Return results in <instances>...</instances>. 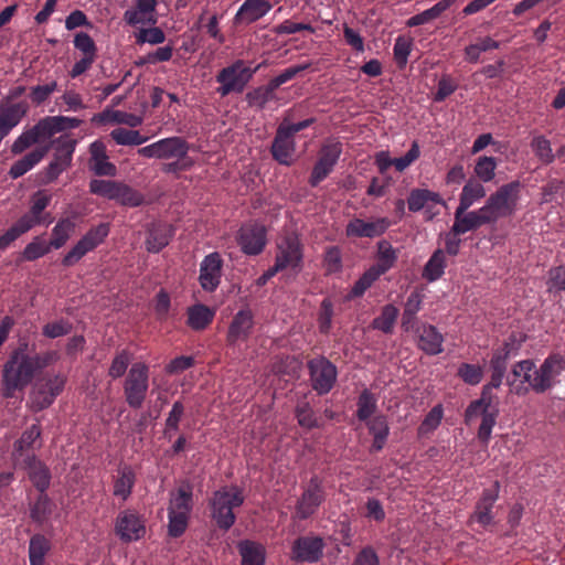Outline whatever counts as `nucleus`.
<instances>
[{"mask_svg":"<svg viewBox=\"0 0 565 565\" xmlns=\"http://www.w3.org/2000/svg\"><path fill=\"white\" fill-rule=\"evenodd\" d=\"M26 351L28 343H20L3 365L2 395L7 398L12 397L17 390L25 388L35 375L31 355Z\"/></svg>","mask_w":565,"mask_h":565,"instance_id":"nucleus-1","label":"nucleus"},{"mask_svg":"<svg viewBox=\"0 0 565 565\" xmlns=\"http://www.w3.org/2000/svg\"><path fill=\"white\" fill-rule=\"evenodd\" d=\"M521 184L519 181L501 185L490 194L486 204L480 209L490 224L513 215L519 200Z\"/></svg>","mask_w":565,"mask_h":565,"instance_id":"nucleus-2","label":"nucleus"},{"mask_svg":"<svg viewBox=\"0 0 565 565\" xmlns=\"http://www.w3.org/2000/svg\"><path fill=\"white\" fill-rule=\"evenodd\" d=\"M244 502L242 491L234 487L232 489L222 488L214 492L211 500L212 518L217 526L227 531L235 522L233 509L241 507Z\"/></svg>","mask_w":565,"mask_h":565,"instance_id":"nucleus-3","label":"nucleus"},{"mask_svg":"<svg viewBox=\"0 0 565 565\" xmlns=\"http://www.w3.org/2000/svg\"><path fill=\"white\" fill-rule=\"evenodd\" d=\"M50 203V196L38 192L33 195L32 205L28 213L22 215L4 234L0 236V249L7 248L22 234L30 231L34 225L44 221L41 213Z\"/></svg>","mask_w":565,"mask_h":565,"instance_id":"nucleus-4","label":"nucleus"},{"mask_svg":"<svg viewBox=\"0 0 565 565\" xmlns=\"http://www.w3.org/2000/svg\"><path fill=\"white\" fill-rule=\"evenodd\" d=\"M148 381L149 369L147 364L142 362L134 363L124 382L125 399L131 408L138 409L142 406L149 386Z\"/></svg>","mask_w":565,"mask_h":565,"instance_id":"nucleus-5","label":"nucleus"},{"mask_svg":"<svg viewBox=\"0 0 565 565\" xmlns=\"http://www.w3.org/2000/svg\"><path fill=\"white\" fill-rule=\"evenodd\" d=\"M52 145H54L53 160L43 172L41 180L43 184L55 181L71 166L76 140L61 137L53 141Z\"/></svg>","mask_w":565,"mask_h":565,"instance_id":"nucleus-6","label":"nucleus"},{"mask_svg":"<svg viewBox=\"0 0 565 565\" xmlns=\"http://www.w3.org/2000/svg\"><path fill=\"white\" fill-rule=\"evenodd\" d=\"M257 68L253 71L244 66L243 61H237L223 68L216 76L217 82L221 83L217 93L221 96H226L232 92L242 93Z\"/></svg>","mask_w":565,"mask_h":565,"instance_id":"nucleus-7","label":"nucleus"},{"mask_svg":"<svg viewBox=\"0 0 565 565\" xmlns=\"http://www.w3.org/2000/svg\"><path fill=\"white\" fill-rule=\"evenodd\" d=\"M565 369V359L559 354L550 355L540 369L533 371L531 388L535 393H544L554 385V380Z\"/></svg>","mask_w":565,"mask_h":565,"instance_id":"nucleus-8","label":"nucleus"},{"mask_svg":"<svg viewBox=\"0 0 565 565\" xmlns=\"http://www.w3.org/2000/svg\"><path fill=\"white\" fill-rule=\"evenodd\" d=\"M312 388L320 395L331 391L337 380L335 366L324 356L308 362Z\"/></svg>","mask_w":565,"mask_h":565,"instance_id":"nucleus-9","label":"nucleus"},{"mask_svg":"<svg viewBox=\"0 0 565 565\" xmlns=\"http://www.w3.org/2000/svg\"><path fill=\"white\" fill-rule=\"evenodd\" d=\"M109 227L107 224H99L89 230L76 245L64 256L62 264L65 267L76 264L86 253L93 250L108 235Z\"/></svg>","mask_w":565,"mask_h":565,"instance_id":"nucleus-10","label":"nucleus"},{"mask_svg":"<svg viewBox=\"0 0 565 565\" xmlns=\"http://www.w3.org/2000/svg\"><path fill=\"white\" fill-rule=\"evenodd\" d=\"M64 385L65 377L61 375L49 379L44 383H36L31 393L32 408L35 412L47 408L63 391Z\"/></svg>","mask_w":565,"mask_h":565,"instance_id":"nucleus-11","label":"nucleus"},{"mask_svg":"<svg viewBox=\"0 0 565 565\" xmlns=\"http://www.w3.org/2000/svg\"><path fill=\"white\" fill-rule=\"evenodd\" d=\"M324 499L321 481L313 477L296 505L297 516L305 520L312 515Z\"/></svg>","mask_w":565,"mask_h":565,"instance_id":"nucleus-12","label":"nucleus"},{"mask_svg":"<svg viewBox=\"0 0 565 565\" xmlns=\"http://www.w3.org/2000/svg\"><path fill=\"white\" fill-rule=\"evenodd\" d=\"M342 152L341 143L327 145L321 149L320 157L315 164L309 183L317 186L332 171Z\"/></svg>","mask_w":565,"mask_h":565,"instance_id":"nucleus-13","label":"nucleus"},{"mask_svg":"<svg viewBox=\"0 0 565 565\" xmlns=\"http://www.w3.org/2000/svg\"><path fill=\"white\" fill-rule=\"evenodd\" d=\"M302 259L301 245L297 236L289 235L278 246L275 260V270H282L287 267L296 268Z\"/></svg>","mask_w":565,"mask_h":565,"instance_id":"nucleus-14","label":"nucleus"},{"mask_svg":"<svg viewBox=\"0 0 565 565\" xmlns=\"http://www.w3.org/2000/svg\"><path fill=\"white\" fill-rule=\"evenodd\" d=\"M323 547V540L319 536L298 537L292 545L294 558L298 562H318L322 557Z\"/></svg>","mask_w":565,"mask_h":565,"instance_id":"nucleus-15","label":"nucleus"},{"mask_svg":"<svg viewBox=\"0 0 565 565\" xmlns=\"http://www.w3.org/2000/svg\"><path fill=\"white\" fill-rule=\"evenodd\" d=\"M88 168L98 177H115L116 166L108 161L106 146L103 141L96 140L89 146Z\"/></svg>","mask_w":565,"mask_h":565,"instance_id":"nucleus-16","label":"nucleus"},{"mask_svg":"<svg viewBox=\"0 0 565 565\" xmlns=\"http://www.w3.org/2000/svg\"><path fill=\"white\" fill-rule=\"evenodd\" d=\"M238 243L245 254H259L266 244L265 227L258 224L243 226L239 230Z\"/></svg>","mask_w":565,"mask_h":565,"instance_id":"nucleus-17","label":"nucleus"},{"mask_svg":"<svg viewBox=\"0 0 565 565\" xmlns=\"http://www.w3.org/2000/svg\"><path fill=\"white\" fill-rule=\"evenodd\" d=\"M270 151L274 159L280 164H291L292 156L295 153V140L288 131H285V121H282L277 128Z\"/></svg>","mask_w":565,"mask_h":565,"instance_id":"nucleus-18","label":"nucleus"},{"mask_svg":"<svg viewBox=\"0 0 565 565\" xmlns=\"http://www.w3.org/2000/svg\"><path fill=\"white\" fill-rule=\"evenodd\" d=\"M468 207L461 206L456 209L455 222L451 227L454 235H461L469 231H476L482 225L490 224L480 209L466 213Z\"/></svg>","mask_w":565,"mask_h":565,"instance_id":"nucleus-19","label":"nucleus"},{"mask_svg":"<svg viewBox=\"0 0 565 565\" xmlns=\"http://www.w3.org/2000/svg\"><path fill=\"white\" fill-rule=\"evenodd\" d=\"M28 110L29 105L26 102L0 105V142L28 114Z\"/></svg>","mask_w":565,"mask_h":565,"instance_id":"nucleus-20","label":"nucleus"},{"mask_svg":"<svg viewBox=\"0 0 565 565\" xmlns=\"http://www.w3.org/2000/svg\"><path fill=\"white\" fill-rule=\"evenodd\" d=\"M222 259L218 253L207 255L201 264L200 282L204 290L213 291L217 288L221 278Z\"/></svg>","mask_w":565,"mask_h":565,"instance_id":"nucleus-21","label":"nucleus"},{"mask_svg":"<svg viewBox=\"0 0 565 565\" xmlns=\"http://www.w3.org/2000/svg\"><path fill=\"white\" fill-rule=\"evenodd\" d=\"M145 526L134 513H124L116 522V533L125 542L139 540L145 535Z\"/></svg>","mask_w":565,"mask_h":565,"instance_id":"nucleus-22","label":"nucleus"},{"mask_svg":"<svg viewBox=\"0 0 565 565\" xmlns=\"http://www.w3.org/2000/svg\"><path fill=\"white\" fill-rule=\"evenodd\" d=\"M271 8L267 0H245L235 15V23H253L267 14Z\"/></svg>","mask_w":565,"mask_h":565,"instance_id":"nucleus-23","label":"nucleus"},{"mask_svg":"<svg viewBox=\"0 0 565 565\" xmlns=\"http://www.w3.org/2000/svg\"><path fill=\"white\" fill-rule=\"evenodd\" d=\"M50 138L49 132L42 119L38 121L32 128L25 130L11 146L13 154H20L31 146L40 142L43 139Z\"/></svg>","mask_w":565,"mask_h":565,"instance_id":"nucleus-24","label":"nucleus"},{"mask_svg":"<svg viewBox=\"0 0 565 565\" xmlns=\"http://www.w3.org/2000/svg\"><path fill=\"white\" fill-rule=\"evenodd\" d=\"M253 328V315L249 310L238 311L230 324L227 342L235 344L238 340H246Z\"/></svg>","mask_w":565,"mask_h":565,"instance_id":"nucleus-25","label":"nucleus"},{"mask_svg":"<svg viewBox=\"0 0 565 565\" xmlns=\"http://www.w3.org/2000/svg\"><path fill=\"white\" fill-rule=\"evenodd\" d=\"M387 228L385 220H377L376 222H364L363 220L355 218L347 225V235L355 237H375L383 234Z\"/></svg>","mask_w":565,"mask_h":565,"instance_id":"nucleus-26","label":"nucleus"},{"mask_svg":"<svg viewBox=\"0 0 565 565\" xmlns=\"http://www.w3.org/2000/svg\"><path fill=\"white\" fill-rule=\"evenodd\" d=\"M28 467V475L34 487L40 492H45V490L50 486L51 473L49 468L40 460H38L34 456L28 457L24 460Z\"/></svg>","mask_w":565,"mask_h":565,"instance_id":"nucleus-27","label":"nucleus"},{"mask_svg":"<svg viewBox=\"0 0 565 565\" xmlns=\"http://www.w3.org/2000/svg\"><path fill=\"white\" fill-rule=\"evenodd\" d=\"M443 335L434 326H423L419 331L417 345L426 354L436 355L443 351Z\"/></svg>","mask_w":565,"mask_h":565,"instance_id":"nucleus-28","label":"nucleus"},{"mask_svg":"<svg viewBox=\"0 0 565 565\" xmlns=\"http://www.w3.org/2000/svg\"><path fill=\"white\" fill-rule=\"evenodd\" d=\"M50 145L34 149L33 151L25 154L20 160L15 161L10 170L9 175L13 179H18L32 169L38 162H40L49 152Z\"/></svg>","mask_w":565,"mask_h":565,"instance_id":"nucleus-29","label":"nucleus"},{"mask_svg":"<svg viewBox=\"0 0 565 565\" xmlns=\"http://www.w3.org/2000/svg\"><path fill=\"white\" fill-rule=\"evenodd\" d=\"M171 238V227L168 224H152L148 231L146 241L147 250L159 253L164 248Z\"/></svg>","mask_w":565,"mask_h":565,"instance_id":"nucleus-30","label":"nucleus"},{"mask_svg":"<svg viewBox=\"0 0 565 565\" xmlns=\"http://www.w3.org/2000/svg\"><path fill=\"white\" fill-rule=\"evenodd\" d=\"M192 509V486L189 482H182L177 494H172L169 504L170 514L180 513L189 515Z\"/></svg>","mask_w":565,"mask_h":565,"instance_id":"nucleus-31","label":"nucleus"},{"mask_svg":"<svg viewBox=\"0 0 565 565\" xmlns=\"http://www.w3.org/2000/svg\"><path fill=\"white\" fill-rule=\"evenodd\" d=\"M428 202L445 204L439 193L428 189H413L407 198V205L411 212L420 211L427 206Z\"/></svg>","mask_w":565,"mask_h":565,"instance_id":"nucleus-32","label":"nucleus"},{"mask_svg":"<svg viewBox=\"0 0 565 565\" xmlns=\"http://www.w3.org/2000/svg\"><path fill=\"white\" fill-rule=\"evenodd\" d=\"M242 565H264L265 550L262 544L253 541H242L238 544Z\"/></svg>","mask_w":565,"mask_h":565,"instance_id":"nucleus-33","label":"nucleus"},{"mask_svg":"<svg viewBox=\"0 0 565 565\" xmlns=\"http://www.w3.org/2000/svg\"><path fill=\"white\" fill-rule=\"evenodd\" d=\"M214 318V310L204 305H194L188 309V324L193 330L205 329Z\"/></svg>","mask_w":565,"mask_h":565,"instance_id":"nucleus-34","label":"nucleus"},{"mask_svg":"<svg viewBox=\"0 0 565 565\" xmlns=\"http://www.w3.org/2000/svg\"><path fill=\"white\" fill-rule=\"evenodd\" d=\"M455 1L456 0H441L437 2L434 7L412 17L406 22L407 26L422 25L439 18Z\"/></svg>","mask_w":565,"mask_h":565,"instance_id":"nucleus-35","label":"nucleus"},{"mask_svg":"<svg viewBox=\"0 0 565 565\" xmlns=\"http://www.w3.org/2000/svg\"><path fill=\"white\" fill-rule=\"evenodd\" d=\"M445 267V253L441 249H436L425 265L422 276L427 281H435L443 276Z\"/></svg>","mask_w":565,"mask_h":565,"instance_id":"nucleus-36","label":"nucleus"},{"mask_svg":"<svg viewBox=\"0 0 565 565\" xmlns=\"http://www.w3.org/2000/svg\"><path fill=\"white\" fill-rule=\"evenodd\" d=\"M497 501V491L487 489L483 491L481 499L477 503L475 516L482 525H488L492 521L491 509Z\"/></svg>","mask_w":565,"mask_h":565,"instance_id":"nucleus-37","label":"nucleus"},{"mask_svg":"<svg viewBox=\"0 0 565 565\" xmlns=\"http://www.w3.org/2000/svg\"><path fill=\"white\" fill-rule=\"evenodd\" d=\"M50 551V542L42 534H35L30 540V565H44V556Z\"/></svg>","mask_w":565,"mask_h":565,"instance_id":"nucleus-38","label":"nucleus"},{"mask_svg":"<svg viewBox=\"0 0 565 565\" xmlns=\"http://www.w3.org/2000/svg\"><path fill=\"white\" fill-rule=\"evenodd\" d=\"M486 196L484 186L475 179H469L460 194L459 205L461 207H470L476 201Z\"/></svg>","mask_w":565,"mask_h":565,"instance_id":"nucleus-39","label":"nucleus"},{"mask_svg":"<svg viewBox=\"0 0 565 565\" xmlns=\"http://www.w3.org/2000/svg\"><path fill=\"white\" fill-rule=\"evenodd\" d=\"M369 428L374 436L372 448L376 451L381 450L386 441L388 435L387 419L383 415L373 417L369 422Z\"/></svg>","mask_w":565,"mask_h":565,"instance_id":"nucleus-40","label":"nucleus"},{"mask_svg":"<svg viewBox=\"0 0 565 565\" xmlns=\"http://www.w3.org/2000/svg\"><path fill=\"white\" fill-rule=\"evenodd\" d=\"M379 263L372 266L380 275L387 271L396 260V254L390 242L383 239L377 243Z\"/></svg>","mask_w":565,"mask_h":565,"instance_id":"nucleus-41","label":"nucleus"},{"mask_svg":"<svg viewBox=\"0 0 565 565\" xmlns=\"http://www.w3.org/2000/svg\"><path fill=\"white\" fill-rule=\"evenodd\" d=\"M161 158H183L188 152L186 142L179 138H167L159 141Z\"/></svg>","mask_w":565,"mask_h":565,"instance_id":"nucleus-42","label":"nucleus"},{"mask_svg":"<svg viewBox=\"0 0 565 565\" xmlns=\"http://www.w3.org/2000/svg\"><path fill=\"white\" fill-rule=\"evenodd\" d=\"M398 316V309L393 305H386L382 308L381 315L372 321V328L392 333Z\"/></svg>","mask_w":565,"mask_h":565,"instance_id":"nucleus-43","label":"nucleus"},{"mask_svg":"<svg viewBox=\"0 0 565 565\" xmlns=\"http://www.w3.org/2000/svg\"><path fill=\"white\" fill-rule=\"evenodd\" d=\"M42 122H44L49 136L51 138L56 132L64 131L66 129L77 128L82 124V120L64 116H49L43 118Z\"/></svg>","mask_w":565,"mask_h":565,"instance_id":"nucleus-44","label":"nucleus"},{"mask_svg":"<svg viewBox=\"0 0 565 565\" xmlns=\"http://www.w3.org/2000/svg\"><path fill=\"white\" fill-rule=\"evenodd\" d=\"M114 200L118 201L122 205L135 207L141 205L145 198L141 193L129 185L119 182Z\"/></svg>","mask_w":565,"mask_h":565,"instance_id":"nucleus-45","label":"nucleus"},{"mask_svg":"<svg viewBox=\"0 0 565 565\" xmlns=\"http://www.w3.org/2000/svg\"><path fill=\"white\" fill-rule=\"evenodd\" d=\"M75 224L70 218H63L57 222L52 231V238L49 242L51 247L58 249L70 238L71 232L74 230Z\"/></svg>","mask_w":565,"mask_h":565,"instance_id":"nucleus-46","label":"nucleus"},{"mask_svg":"<svg viewBox=\"0 0 565 565\" xmlns=\"http://www.w3.org/2000/svg\"><path fill=\"white\" fill-rule=\"evenodd\" d=\"M110 137L118 145L139 146L147 141V137L140 135L138 130H129L126 128H116L110 132Z\"/></svg>","mask_w":565,"mask_h":565,"instance_id":"nucleus-47","label":"nucleus"},{"mask_svg":"<svg viewBox=\"0 0 565 565\" xmlns=\"http://www.w3.org/2000/svg\"><path fill=\"white\" fill-rule=\"evenodd\" d=\"M51 513L52 502L50 498L44 492H40V495L38 497L35 503L30 510L31 519L34 522L42 524Z\"/></svg>","mask_w":565,"mask_h":565,"instance_id":"nucleus-48","label":"nucleus"},{"mask_svg":"<svg viewBox=\"0 0 565 565\" xmlns=\"http://www.w3.org/2000/svg\"><path fill=\"white\" fill-rule=\"evenodd\" d=\"M51 248L50 243H46L42 237L36 236L25 246L22 255L25 260L31 262L46 255Z\"/></svg>","mask_w":565,"mask_h":565,"instance_id":"nucleus-49","label":"nucleus"},{"mask_svg":"<svg viewBox=\"0 0 565 565\" xmlns=\"http://www.w3.org/2000/svg\"><path fill=\"white\" fill-rule=\"evenodd\" d=\"M276 89L268 83L266 86H260L249 93L246 98L250 106H256L259 109L264 108L265 104L274 98V92Z\"/></svg>","mask_w":565,"mask_h":565,"instance_id":"nucleus-50","label":"nucleus"},{"mask_svg":"<svg viewBox=\"0 0 565 565\" xmlns=\"http://www.w3.org/2000/svg\"><path fill=\"white\" fill-rule=\"evenodd\" d=\"M118 183L113 180L94 179L89 182V191L93 194L114 200Z\"/></svg>","mask_w":565,"mask_h":565,"instance_id":"nucleus-51","label":"nucleus"},{"mask_svg":"<svg viewBox=\"0 0 565 565\" xmlns=\"http://www.w3.org/2000/svg\"><path fill=\"white\" fill-rule=\"evenodd\" d=\"M531 147L536 157L545 164L553 162L554 154L552 151L551 142L544 136L534 137Z\"/></svg>","mask_w":565,"mask_h":565,"instance_id":"nucleus-52","label":"nucleus"},{"mask_svg":"<svg viewBox=\"0 0 565 565\" xmlns=\"http://www.w3.org/2000/svg\"><path fill=\"white\" fill-rule=\"evenodd\" d=\"M135 482V475L129 468H124L120 477L116 480L114 486V494L126 499Z\"/></svg>","mask_w":565,"mask_h":565,"instance_id":"nucleus-53","label":"nucleus"},{"mask_svg":"<svg viewBox=\"0 0 565 565\" xmlns=\"http://www.w3.org/2000/svg\"><path fill=\"white\" fill-rule=\"evenodd\" d=\"M130 361V353L127 350H121L113 359L108 370V375L113 379L121 377L126 373Z\"/></svg>","mask_w":565,"mask_h":565,"instance_id":"nucleus-54","label":"nucleus"},{"mask_svg":"<svg viewBox=\"0 0 565 565\" xmlns=\"http://www.w3.org/2000/svg\"><path fill=\"white\" fill-rule=\"evenodd\" d=\"M377 270L373 269L372 267L369 268L359 279L355 281L354 286L352 287L349 297H360L362 296L367 288L372 286V284L380 277Z\"/></svg>","mask_w":565,"mask_h":565,"instance_id":"nucleus-55","label":"nucleus"},{"mask_svg":"<svg viewBox=\"0 0 565 565\" xmlns=\"http://www.w3.org/2000/svg\"><path fill=\"white\" fill-rule=\"evenodd\" d=\"M41 436V428L39 425H32L23 431L20 439L14 443V455L22 456L24 449L32 447L33 443Z\"/></svg>","mask_w":565,"mask_h":565,"instance_id":"nucleus-56","label":"nucleus"},{"mask_svg":"<svg viewBox=\"0 0 565 565\" xmlns=\"http://www.w3.org/2000/svg\"><path fill=\"white\" fill-rule=\"evenodd\" d=\"M497 167L495 159L493 157H480L475 167V173L483 182H489L494 178V170Z\"/></svg>","mask_w":565,"mask_h":565,"instance_id":"nucleus-57","label":"nucleus"},{"mask_svg":"<svg viewBox=\"0 0 565 565\" xmlns=\"http://www.w3.org/2000/svg\"><path fill=\"white\" fill-rule=\"evenodd\" d=\"M457 375L467 384L469 385H477L480 383L483 376V371L481 366L469 364V363H462L458 367Z\"/></svg>","mask_w":565,"mask_h":565,"instance_id":"nucleus-58","label":"nucleus"},{"mask_svg":"<svg viewBox=\"0 0 565 565\" xmlns=\"http://www.w3.org/2000/svg\"><path fill=\"white\" fill-rule=\"evenodd\" d=\"M497 415V408H492L491 411H482V420L478 430V438L483 444H487L491 436L492 428L495 425Z\"/></svg>","mask_w":565,"mask_h":565,"instance_id":"nucleus-59","label":"nucleus"},{"mask_svg":"<svg viewBox=\"0 0 565 565\" xmlns=\"http://www.w3.org/2000/svg\"><path fill=\"white\" fill-rule=\"evenodd\" d=\"M375 399L372 393L364 390L359 396L356 416L360 420H366L375 411Z\"/></svg>","mask_w":565,"mask_h":565,"instance_id":"nucleus-60","label":"nucleus"},{"mask_svg":"<svg viewBox=\"0 0 565 565\" xmlns=\"http://www.w3.org/2000/svg\"><path fill=\"white\" fill-rule=\"evenodd\" d=\"M188 526V515L180 513H169L168 533L172 537L181 536Z\"/></svg>","mask_w":565,"mask_h":565,"instance_id":"nucleus-61","label":"nucleus"},{"mask_svg":"<svg viewBox=\"0 0 565 565\" xmlns=\"http://www.w3.org/2000/svg\"><path fill=\"white\" fill-rule=\"evenodd\" d=\"M74 46L82 51L84 55L96 56L97 47L89 34L79 32L74 38Z\"/></svg>","mask_w":565,"mask_h":565,"instance_id":"nucleus-62","label":"nucleus"},{"mask_svg":"<svg viewBox=\"0 0 565 565\" xmlns=\"http://www.w3.org/2000/svg\"><path fill=\"white\" fill-rule=\"evenodd\" d=\"M71 330L72 326L68 322L60 320L56 322L46 323L43 327L42 333L47 338L55 339L68 334Z\"/></svg>","mask_w":565,"mask_h":565,"instance_id":"nucleus-63","label":"nucleus"},{"mask_svg":"<svg viewBox=\"0 0 565 565\" xmlns=\"http://www.w3.org/2000/svg\"><path fill=\"white\" fill-rule=\"evenodd\" d=\"M548 291H565V268L556 267L551 269L548 279Z\"/></svg>","mask_w":565,"mask_h":565,"instance_id":"nucleus-64","label":"nucleus"}]
</instances>
